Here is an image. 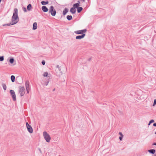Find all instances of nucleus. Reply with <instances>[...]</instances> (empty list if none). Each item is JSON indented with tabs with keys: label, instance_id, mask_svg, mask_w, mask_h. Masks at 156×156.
<instances>
[{
	"label": "nucleus",
	"instance_id": "obj_1",
	"mask_svg": "<svg viewBox=\"0 0 156 156\" xmlns=\"http://www.w3.org/2000/svg\"><path fill=\"white\" fill-rule=\"evenodd\" d=\"M14 12L12 18V23H10L8 25L14 24L17 23L19 20V18L18 16V10L17 9H15L14 10Z\"/></svg>",
	"mask_w": 156,
	"mask_h": 156
},
{
	"label": "nucleus",
	"instance_id": "obj_2",
	"mask_svg": "<svg viewBox=\"0 0 156 156\" xmlns=\"http://www.w3.org/2000/svg\"><path fill=\"white\" fill-rule=\"evenodd\" d=\"M43 136L45 140L47 142H49L51 138L49 134L47 132L44 131L43 133Z\"/></svg>",
	"mask_w": 156,
	"mask_h": 156
},
{
	"label": "nucleus",
	"instance_id": "obj_3",
	"mask_svg": "<svg viewBox=\"0 0 156 156\" xmlns=\"http://www.w3.org/2000/svg\"><path fill=\"white\" fill-rule=\"evenodd\" d=\"M19 89V93L20 94L21 97L23 96L25 92V90L24 87L19 86L18 87Z\"/></svg>",
	"mask_w": 156,
	"mask_h": 156
},
{
	"label": "nucleus",
	"instance_id": "obj_4",
	"mask_svg": "<svg viewBox=\"0 0 156 156\" xmlns=\"http://www.w3.org/2000/svg\"><path fill=\"white\" fill-rule=\"evenodd\" d=\"M49 12L51 13L52 16H55V15L56 11L53 6H50L49 9Z\"/></svg>",
	"mask_w": 156,
	"mask_h": 156
},
{
	"label": "nucleus",
	"instance_id": "obj_5",
	"mask_svg": "<svg viewBox=\"0 0 156 156\" xmlns=\"http://www.w3.org/2000/svg\"><path fill=\"white\" fill-rule=\"evenodd\" d=\"M10 93L12 98L13 101H15L16 100V97L14 91L12 90H10Z\"/></svg>",
	"mask_w": 156,
	"mask_h": 156
},
{
	"label": "nucleus",
	"instance_id": "obj_6",
	"mask_svg": "<svg viewBox=\"0 0 156 156\" xmlns=\"http://www.w3.org/2000/svg\"><path fill=\"white\" fill-rule=\"evenodd\" d=\"M26 125L28 131L30 133H32L33 132V130L31 126L27 122L26 123Z\"/></svg>",
	"mask_w": 156,
	"mask_h": 156
},
{
	"label": "nucleus",
	"instance_id": "obj_7",
	"mask_svg": "<svg viewBox=\"0 0 156 156\" xmlns=\"http://www.w3.org/2000/svg\"><path fill=\"white\" fill-rule=\"evenodd\" d=\"M86 32V30H83L75 31V32L77 34H82L83 33H85Z\"/></svg>",
	"mask_w": 156,
	"mask_h": 156
},
{
	"label": "nucleus",
	"instance_id": "obj_8",
	"mask_svg": "<svg viewBox=\"0 0 156 156\" xmlns=\"http://www.w3.org/2000/svg\"><path fill=\"white\" fill-rule=\"evenodd\" d=\"M25 85L26 89H30V83L29 81L27 80L26 81Z\"/></svg>",
	"mask_w": 156,
	"mask_h": 156
},
{
	"label": "nucleus",
	"instance_id": "obj_9",
	"mask_svg": "<svg viewBox=\"0 0 156 156\" xmlns=\"http://www.w3.org/2000/svg\"><path fill=\"white\" fill-rule=\"evenodd\" d=\"M85 34H82L81 35H79L78 36H77L76 37V39H80L81 38H82L84 37Z\"/></svg>",
	"mask_w": 156,
	"mask_h": 156
},
{
	"label": "nucleus",
	"instance_id": "obj_10",
	"mask_svg": "<svg viewBox=\"0 0 156 156\" xmlns=\"http://www.w3.org/2000/svg\"><path fill=\"white\" fill-rule=\"evenodd\" d=\"M42 9L44 12H47L48 11V9L45 6H43L42 7Z\"/></svg>",
	"mask_w": 156,
	"mask_h": 156
},
{
	"label": "nucleus",
	"instance_id": "obj_11",
	"mask_svg": "<svg viewBox=\"0 0 156 156\" xmlns=\"http://www.w3.org/2000/svg\"><path fill=\"white\" fill-rule=\"evenodd\" d=\"M80 2L79 1L78 2V3H76L75 4H74L73 5V7L74 8H78L79 6H80Z\"/></svg>",
	"mask_w": 156,
	"mask_h": 156
},
{
	"label": "nucleus",
	"instance_id": "obj_12",
	"mask_svg": "<svg viewBox=\"0 0 156 156\" xmlns=\"http://www.w3.org/2000/svg\"><path fill=\"white\" fill-rule=\"evenodd\" d=\"M70 12L72 13V14H74L76 12V9L74 8V7H72L70 9Z\"/></svg>",
	"mask_w": 156,
	"mask_h": 156
},
{
	"label": "nucleus",
	"instance_id": "obj_13",
	"mask_svg": "<svg viewBox=\"0 0 156 156\" xmlns=\"http://www.w3.org/2000/svg\"><path fill=\"white\" fill-rule=\"evenodd\" d=\"M148 151L151 154H154L156 151L155 149H152L148 150Z\"/></svg>",
	"mask_w": 156,
	"mask_h": 156
},
{
	"label": "nucleus",
	"instance_id": "obj_14",
	"mask_svg": "<svg viewBox=\"0 0 156 156\" xmlns=\"http://www.w3.org/2000/svg\"><path fill=\"white\" fill-rule=\"evenodd\" d=\"M37 28V23H34L33 24V29L34 30L36 29Z\"/></svg>",
	"mask_w": 156,
	"mask_h": 156
},
{
	"label": "nucleus",
	"instance_id": "obj_15",
	"mask_svg": "<svg viewBox=\"0 0 156 156\" xmlns=\"http://www.w3.org/2000/svg\"><path fill=\"white\" fill-rule=\"evenodd\" d=\"M11 79L12 82H14L15 80V76L14 75H12L11 76Z\"/></svg>",
	"mask_w": 156,
	"mask_h": 156
},
{
	"label": "nucleus",
	"instance_id": "obj_16",
	"mask_svg": "<svg viewBox=\"0 0 156 156\" xmlns=\"http://www.w3.org/2000/svg\"><path fill=\"white\" fill-rule=\"evenodd\" d=\"M49 83L48 81H46L44 82V83H42V84L43 85L47 86Z\"/></svg>",
	"mask_w": 156,
	"mask_h": 156
},
{
	"label": "nucleus",
	"instance_id": "obj_17",
	"mask_svg": "<svg viewBox=\"0 0 156 156\" xmlns=\"http://www.w3.org/2000/svg\"><path fill=\"white\" fill-rule=\"evenodd\" d=\"M14 61V59L13 58H10L9 60V62L11 64L13 63Z\"/></svg>",
	"mask_w": 156,
	"mask_h": 156
},
{
	"label": "nucleus",
	"instance_id": "obj_18",
	"mask_svg": "<svg viewBox=\"0 0 156 156\" xmlns=\"http://www.w3.org/2000/svg\"><path fill=\"white\" fill-rule=\"evenodd\" d=\"M2 85L3 89L4 90H6L7 88L5 84L4 83H2Z\"/></svg>",
	"mask_w": 156,
	"mask_h": 156
},
{
	"label": "nucleus",
	"instance_id": "obj_19",
	"mask_svg": "<svg viewBox=\"0 0 156 156\" xmlns=\"http://www.w3.org/2000/svg\"><path fill=\"white\" fill-rule=\"evenodd\" d=\"M83 9V8L81 7H79L77 8V11L78 13L80 12Z\"/></svg>",
	"mask_w": 156,
	"mask_h": 156
},
{
	"label": "nucleus",
	"instance_id": "obj_20",
	"mask_svg": "<svg viewBox=\"0 0 156 156\" xmlns=\"http://www.w3.org/2000/svg\"><path fill=\"white\" fill-rule=\"evenodd\" d=\"M41 4L43 5H45L47 4H48V1L45 2V1H42L41 2Z\"/></svg>",
	"mask_w": 156,
	"mask_h": 156
},
{
	"label": "nucleus",
	"instance_id": "obj_21",
	"mask_svg": "<svg viewBox=\"0 0 156 156\" xmlns=\"http://www.w3.org/2000/svg\"><path fill=\"white\" fill-rule=\"evenodd\" d=\"M68 12V10L66 8L63 12V14L64 15H65Z\"/></svg>",
	"mask_w": 156,
	"mask_h": 156
},
{
	"label": "nucleus",
	"instance_id": "obj_22",
	"mask_svg": "<svg viewBox=\"0 0 156 156\" xmlns=\"http://www.w3.org/2000/svg\"><path fill=\"white\" fill-rule=\"evenodd\" d=\"M72 17L71 16L68 15L67 16V19L69 20L72 19Z\"/></svg>",
	"mask_w": 156,
	"mask_h": 156
},
{
	"label": "nucleus",
	"instance_id": "obj_23",
	"mask_svg": "<svg viewBox=\"0 0 156 156\" xmlns=\"http://www.w3.org/2000/svg\"><path fill=\"white\" fill-rule=\"evenodd\" d=\"M27 9L28 10H30L31 9V5L30 4H29L27 6Z\"/></svg>",
	"mask_w": 156,
	"mask_h": 156
},
{
	"label": "nucleus",
	"instance_id": "obj_24",
	"mask_svg": "<svg viewBox=\"0 0 156 156\" xmlns=\"http://www.w3.org/2000/svg\"><path fill=\"white\" fill-rule=\"evenodd\" d=\"M4 60V56H0V61L2 62Z\"/></svg>",
	"mask_w": 156,
	"mask_h": 156
},
{
	"label": "nucleus",
	"instance_id": "obj_25",
	"mask_svg": "<svg viewBox=\"0 0 156 156\" xmlns=\"http://www.w3.org/2000/svg\"><path fill=\"white\" fill-rule=\"evenodd\" d=\"M48 73L47 72H45L43 74V76L44 77H47L48 76Z\"/></svg>",
	"mask_w": 156,
	"mask_h": 156
},
{
	"label": "nucleus",
	"instance_id": "obj_26",
	"mask_svg": "<svg viewBox=\"0 0 156 156\" xmlns=\"http://www.w3.org/2000/svg\"><path fill=\"white\" fill-rule=\"evenodd\" d=\"M156 104V99H154V103L153 104V106H154Z\"/></svg>",
	"mask_w": 156,
	"mask_h": 156
},
{
	"label": "nucleus",
	"instance_id": "obj_27",
	"mask_svg": "<svg viewBox=\"0 0 156 156\" xmlns=\"http://www.w3.org/2000/svg\"><path fill=\"white\" fill-rule=\"evenodd\" d=\"M154 122V120L153 119L151 120L149 122H150V123H152L153 122Z\"/></svg>",
	"mask_w": 156,
	"mask_h": 156
},
{
	"label": "nucleus",
	"instance_id": "obj_28",
	"mask_svg": "<svg viewBox=\"0 0 156 156\" xmlns=\"http://www.w3.org/2000/svg\"><path fill=\"white\" fill-rule=\"evenodd\" d=\"M41 63L43 65H44L45 64V61L43 60L42 61Z\"/></svg>",
	"mask_w": 156,
	"mask_h": 156
},
{
	"label": "nucleus",
	"instance_id": "obj_29",
	"mask_svg": "<svg viewBox=\"0 0 156 156\" xmlns=\"http://www.w3.org/2000/svg\"><path fill=\"white\" fill-rule=\"evenodd\" d=\"M123 136H120L119 137V140H120V141H121V140H122V138H123Z\"/></svg>",
	"mask_w": 156,
	"mask_h": 156
},
{
	"label": "nucleus",
	"instance_id": "obj_30",
	"mask_svg": "<svg viewBox=\"0 0 156 156\" xmlns=\"http://www.w3.org/2000/svg\"><path fill=\"white\" fill-rule=\"evenodd\" d=\"M26 90L27 91V93H28V94L29 93V91H30V89H26Z\"/></svg>",
	"mask_w": 156,
	"mask_h": 156
},
{
	"label": "nucleus",
	"instance_id": "obj_31",
	"mask_svg": "<svg viewBox=\"0 0 156 156\" xmlns=\"http://www.w3.org/2000/svg\"><path fill=\"white\" fill-rule=\"evenodd\" d=\"M119 135H120V136H123V135L122 133L121 132H119Z\"/></svg>",
	"mask_w": 156,
	"mask_h": 156
},
{
	"label": "nucleus",
	"instance_id": "obj_32",
	"mask_svg": "<svg viewBox=\"0 0 156 156\" xmlns=\"http://www.w3.org/2000/svg\"><path fill=\"white\" fill-rule=\"evenodd\" d=\"M153 126H155V127H156V123H154L153 124Z\"/></svg>",
	"mask_w": 156,
	"mask_h": 156
},
{
	"label": "nucleus",
	"instance_id": "obj_33",
	"mask_svg": "<svg viewBox=\"0 0 156 156\" xmlns=\"http://www.w3.org/2000/svg\"><path fill=\"white\" fill-rule=\"evenodd\" d=\"M91 60V58H89L87 60L89 61H90Z\"/></svg>",
	"mask_w": 156,
	"mask_h": 156
},
{
	"label": "nucleus",
	"instance_id": "obj_34",
	"mask_svg": "<svg viewBox=\"0 0 156 156\" xmlns=\"http://www.w3.org/2000/svg\"><path fill=\"white\" fill-rule=\"evenodd\" d=\"M152 145H154V146H156V143H153L152 144Z\"/></svg>",
	"mask_w": 156,
	"mask_h": 156
},
{
	"label": "nucleus",
	"instance_id": "obj_35",
	"mask_svg": "<svg viewBox=\"0 0 156 156\" xmlns=\"http://www.w3.org/2000/svg\"><path fill=\"white\" fill-rule=\"evenodd\" d=\"M39 151L41 153H42V151H41V149L40 148H39Z\"/></svg>",
	"mask_w": 156,
	"mask_h": 156
},
{
	"label": "nucleus",
	"instance_id": "obj_36",
	"mask_svg": "<svg viewBox=\"0 0 156 156\" xmlns=\"http://www.w3.org/2000/svg\"><path fill=\"white\" fill-rule=\"evenodd\" d=\"M60 67L59 66V65H57V66H56L57 68H60Z\"/></svg>",
	"mask_w": 156,
	"mask_h": 156
},
{
	"label": "nucleus",
	"instance_id": "obj_37",
	"mask_svg": "<svg viewBox=\"0 0 156 156\" xmlns=\"http://www.w3.org/2000/svg\"><path fill=\"white\" fill-rule=\"evenodd\" d=\"M58 69H59V71H61V69L60 68H58Z\"/></svg>",
	"mask_w": 156,
	"mask_h": 156
},
{
	"label": "nucleus",
	"instance_id": "obj_38",
	"mask_svg": "<svg viewBox=\"0 0 156 156\" xmlns=\"http://www.w3.org/2000/svg\"><path fill=\"white\" fill-rule=\"evenodd\" d=\"M55 88H54V89L52 91H55Z\"/></svg>",
	"mask_w": 156,
	"mask_h": 156
},
{
	"label": "nucleus",
	"instance_id": "obj_39",
	"mask_svg": "<svg viewBox=\"0 0 156 156\" xmlns=\"http://www.w3.org/2000/svg\"><path fill=\"white\" fill-rule=\"evenodd\" d=\"M151 124V123H150V122H149V123L148 124V126H149Z\"/></svg>",
	"mask_w": 156,
	"mask_h": 156
},
{
	"label": "nucleus",
	"instance_id": "obj_40",
	"mask_svg": "<svg viewBox=\"0 0 156 156\" xmlns=\"http://www.w3.org/2000/svg\"><path fill=\"white\" fill-rule=\"evenodd\" d=\"M155 134H156V132L155 133Z\"/></svg>",
	"mask_w": 156,
	"mask_h": 156
},
{
	"label": "nucleus",
	"instance_id": "obj_41",
	"mask_svg": "<svg viewBox=\"0 0 156 156\" xmlns=\"http://www.w3.org/2000/svg\"><path fill=\"white\" fill-rule=\"evenodd\" d=\"M1 0H0V2H1Z\"/></svg>",
	"mask_w": 156,
	"mask_h": 156
},
{
	"label": "nucleus",
	"instance_id": "obj_42",
	"mask_svg": "<svg viewBox=\"0 0 156 156\" xmlns=\"http://www.w3.org/2000/svg\"><path fill=\"white\" fill-rule=\"evenodd\" d=\"M154 156H156V155H154Z\"/></svg>",
	"mask_w": 156,
	"mask_h": 156
}]
</instances>
